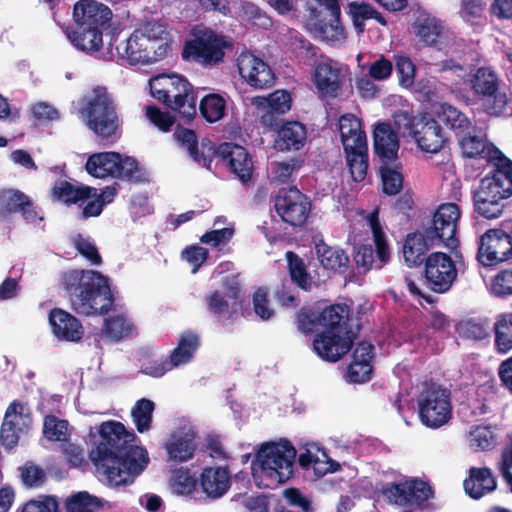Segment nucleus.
<instances>
[{"label":"nucleus","mask_w":512,"mask_h":512,"mask_svg":"<svg viewBox=\"0 0 512 512\" xmlns=\"http://www.w3.org/2000/svg\"><path fill=\"white\" fill-rule=\"evenodd\" d=\"M420 422L427 428L438 429L452 419L451 391L436 382H424L417 397Z\"/></svg>","instance_id":"6e6552de"},{"label":"nucleus","mask_w":512,"mask_h":512,"mask_svg":"<svg viewBox=\"0 0 512 512\" xmlns=\"http://www.w3.org/2000/svg\"><path fill=\"white\" fill-rule=\"evenodd\" d=\"M202 117L209 123L221 120L226 114V101L217 93L204 96L199 103Z\"/></svg>","instance_id":"09e8293b"},{"label":"nucleus","mask_w":512,"mask_h":512,"mask_svg":"<svg viewBox=\"0 0 512 512\" xmlns=\"http://www.w3.org/2000/svg\"><path fill=\"white\" fill-rule=\"evenodd\" d=\"M240 17L245 22L260 29L268 30L273 26L272 18L258 5L250 1L241 3Z\"/></svg>","instance_id":"603ef678"},{"label":"nucleus","mask_w":512,"mask_h":512,"mask_svg":"<svg viewBox=\"0 0 512 512\" xmlns=\"http://www.w3.org/2000/svg\"><path fill=\"white\" fill-rule=\"evenodd\" d=\"M271 202L281 221L292 228L304 227L312 211L311 199L296 186L282 187L271 196Z\"/></svg>","instance_id":"9d476101"},{"label":"nucleus","mask_w":512,"mask_h":512,"mask_svg":"<svg viewBox=\"0 0 512 512\" xmlns=\"http://www.w3.org/2000/svg\"><path fill=\"white\" fill-rule=\"evenodd\" d=\"M174 137L181 147L188 150L190 157L194 161L210 169L212 158L215 154V148L213 146L202 143L201 150H199L195 131L180 126L175 130Z\"/></svg>","instance_id":"473e14b6"},{"label":"nucleus","mask_w":512,"mask_h":512,"mask_svg":"<svg viewBox=\"0 0 512 512\" xmlns=\"http://www.w3.org/2000/svg\"><path fill=\"white\" fill-rule=\"evenodd\" d=\"M312 77L321 96L330 98L338 96L343 85V76L337 62L327 59L317 63Z\"/></svg>","instance_id":"4be33fe9"},{"label":"nucleus","mask_w":512,"mask_h":512,"mask_svg":"<svg viewBox=\"0 0 512 512\" xmlns=\"http://www.w3.org/2000/svg\"><path fill=\"white\" fill-rule=\"evenodd\" d=\"M432 246L426 237V233H409L403 244V257L409 267H418L426 262V253Z\"/></svg>","instance_id":"e433bc0d"},{"label":"nucleus","mask_w":512,"mask_h":512,"mask_svg":"<svg viewBox=\"0 0 512 512\" xmlns=\"http://www.w3.org/2000/svg\"><path fill=\"white\" fill-rule=\"evenodd\" d=\"M296 449L289 440L268 442L256 454L262 474L277 483H285L293 477Z\"/></svg>","instance_id":"1a4fd4ad"},{"label":"nucleus","mask_w":512,"mask_h":512,"mask_svg":"<svg viewBox=\"0 0 512 512\" xmlns=\"http://www.w3.org/2000/svg\"><path fill=\"white\" fill-rule=\"evenodd\" d=\"M101 508L100 499L86 491L77 492L65 501L66 512H97Z\"/></svg>","instance_id":"864d4df0"},{"label":"nucleus","mask_w":512,"mask_h":512,"mask_svg":"<svg viewBox=\"0 0 512 512\" xmlns=\"http://www.w3.org/2000/svg\"><path fill=\"white\" fill-rule=\"evenodd\" d=\"M154 409V402L147 398L137 400L132 407L131 416L139 433H144L151 429Z\"/></svg>","instance_id":"8fccbe9b"},{"label":"nucleus","mask_w":512,"mask_h":512,"mask_svg":"<svg viewBox=\"0 0 512 512\" xmlns=\"http://www.w3.org/2000/svg\"><path fill=\"white\" fill-rule=\"evenodd\" d=\"M395 70L398 76L399 85L409 88L414 84L416 68L410 57L406 55H395Z\"/></svg>","instance_id":"680f3d73"},{"label":"nucleus","mask_w":512,"mask_h":512,"mask_svg":"<svg viewBox=\"0 0 512 512\" xmlns=\"http://www.w3.org/2000/svg\"><path fill=\"white\" fill-rule=\"evenodd\" d=\"M470 88L488 116L512 114V97L501 89V79L491 67L477 68L470 78Z\"/></svg>","instance_id":"0eeeda50"},{"label":"nucleus","mask_w":512,"mask_h":512,"mask_svg":"<svg viewBox=\"0 0 512 512\" xmlns=\"http://www.w3.org/2000/svg\"><path fill=\"white\" fill-rule=\"evenodd\" d=\"M489 193L479 189L472 192L474 212L485 219H497L502 215L506 204Z\"/></svg>","instance_id":"37998d69"},{"label":"nucleus","mask_w":512,"mask_h":512,"mask_svg":"<svg viewBox=\"0 0 512 512\" xmlns=\"http://www.w3.org/2000/svg\"><path fill=\"white\" fill-rule=\"evenodd\" d=\"M493 330L495 350L501 354H506L512 350V313L500 314Z\"/></svg>","instance_id":"c03bdc74"},{"label":"nucleus","mask_w":512,"mask_h":512,"mask_svg":"<svg viewBox=\"0 0 512 512\" xmlns=\"http://www.w3.org/2000/svg\"><path fill=\"white\" fill-rule=\"evenodd\" d=\"M181 56L184 60L203 66H216L224 61L225 51L232 50L233 41L208 26L195 25L190 31Z\"/></svg>","instance_id":"423d86ee"},{"label":"nucleus","mask_w":512,"mask_h":512,"mask_svg":"<svg viewBox=\"0 0 512 512\" xmlns=\"http://www.w3.org/2000/svg\"><path fill=\"white\" fill-rule=\"evenodd\" d=\"M146 117L162 132H168L176 122V118L156 105L146 106Z\"/></svg>","instance_id":"338daca9"},{"label":"nucleus","mask_w":512,"mask_h":512,"mask_svg":"<svg viewBox=\"0 0 512 512\" xmlns=\"http://www.w3.org/2000/svg\"><path fill=\"white\" fill-rule=\"evenodd\" d=\"M458 145L461 150V155L464 158L478 159L483 158L487 149V142L481 136L475 134V128L468 130L462 135L457 137Z\"/></svg>","instance_id":"49530a36"},{"label":"nucleus","mask_w":512,"mask_h":512,"mask_svg":"<svg viewBox=\"0 0 512 512\" xmlns=\"http://www.w3.org/2000/svg\"><path fill=\"white\" fill-rule=\"evenodd\" d=\"M379 175L382 184V192L388 196H394L403 188L404 175L399 159L396 162H380Z\"/></svg>","instance_id":"79ce46f5"},{"label":"nucleus","mask_w":512,"mask_h":512,"mask_svg":"<svg viewBox=\"0 0 512 512\" xmlns=\"http://www.w3.org/2000/svg\"><path fill=\"white\" fill-rule=\"evenodd\" d=\"M291 48L299 62L306 65H310L315 60L318 52V48L302 35L292 39Z\"/></svg>","instance_id":"e2e57ef3"},{"label":"nucleus","mask_w":512,"mask_h":512,"mask_svg":"<svg viewBox=\"0 0 512 512\" xmlns=\"http://www.w3.org/2000/svg\"><path fill=\"white\" fill-rule=\"evenodd\" d=\"M408 480L400 483H385L380 488V493L389 504L405 506L409 504Z\"/></svg>","instance_id":"13d9d810"},{"label":"nucleus","mask_w":512,"mask_h":512,"mask_svg":"<svg viewBox=\"0 0 512 512\" xmlns=\"http://www.w3.org/2000/svg\"><path fill=\"white\" fill-rule=\"evenodd\" d=\"M199 485L207 498L217 500L230 488V472L225 467H205L200 474Z\"/></svg>","instance_id":"cd10ccee"},{"label":"nucleus","mask_w":512,"mask_h":512,"mask_svg":"<svg viewBox=\"0 0 512 512\" xmlns=\"http://www.w3.org/2000/svg\"><path fill=\"white\" fill-rule=\"evenodd\" d=\"M302 165L303 160L298 158H291L288 161L274 162L271 165L273 179L281 184L287 183L294 171L300 169Z\"/></svg>","instance_id":"0e129e2a"},{"label":"nucleus","mask_w":512,"mask_h":512,"mask_svg":"<svg viewBox=\"0 0 512 512\" xmlns=\"http://www.w3.org/2000/svg\"><path fill=\"white\" fill-rule=\"evenodd\" d=\"M470 446L482 451L492 450L497 443V436L490 426L478 425L470 431Z\"/></svg>","instance_id":"4d7b16f0"},{"label":"nucleus","mask_w":512,"mask_h":512,"mask_svg":"<svg viewBox=\"0 0 512 512\" xmlns=\"http://www.w3.org/2000/svg\"><path fill=\"white\" fill-rule=\"evenodd\" d=\"M283 497L290 508H283L281 512H313L312 501L298 488L285 489Z\"/></svg>","instance_id":"bf43d9fd"},{"label":"nucleus","mask_w":512,"mask_h":512,"mask_svg":"<svg viewBox=\"0 0 512 512\" xmlns=\"http://www.w3.org/2000/svg\"><path fill=\"white\" fill-rule=\"evenodd\" d=\"M456 330L462 338L474 341H481L491 336L489 321L482 318L462 320L458 323Z\"/></svg>","instance_id":"de8ad7c7"},{"label":"nucleus","mask_w":512,"mask_h":512,"mask_svg":"<svg viewBox=\"0 0 512 512\" xmlns=\"http://www.w3.org/2000/svg\"><path fill=\"white\" fill-rule=\"evenodd\" d=\"M268 110L261 116V123L267 127H277V115H282L291 108V95L286 90H276L267 98Z\"/></svg>","instance_id":"a19ab883"},{"label":"nucleus","mask_w":512,"mask_h":512,"mask_svg":"<svg viewBox=\"0 0 512 512\" xmlns=\"http://www.w3.org/2000/svg\"><path fill=\"white\" fill-rule=\"evenodd\" d=\"M19 512H60V510L55 496L43 495L38 500L27 501Z\"/></svg>","instance_id":"774afa93"},{"label":"nucleus","mask_w":512,"mask_h":512,"mask_svg":"<svg viewBox=\"0 0 512 512\" xmlns=\"http://www.w3.org/2000/svg\"><path fill=\"white\" fill-rule=\"evenodd\" d=\"M237 67L241 77L251 87L258 89L270 88L275 82V75L269 65L250 53L239 56Z\"/></svg>","instance_id":"412c9836"},{"label":"nucleus","mask_w":512,"mask_h":512,"mask_svg":"<svg viewBox=\"0 0 512 512\" xmlns=\"http://www.w3.org/2000/svg\"><path fill=\"white\" fill-rule=\"evenodd\" d=\"M198 481L189 469L180 468L173 472L171 486L176 493L189 495L196 490Z\"/></svg>","instance_id":"052dcab7"},{"label":"nucleus","mask_w":512,"mask_h":512,"mask_svg":"<svg viewBox=\"0 0 512 512\" xmlns=\"http://www.w3.org/2000/svg\"><path fill=\"white\" fill-rule=\"evenodd\" d=\"M495 159L494 168L480 180L477 189L505 202L512 196V160L502 154Z\"/></svg>","instance_id":"f3484780"},{"label":"nucleus","mask_w":512,"mask_h":512,"mask_svg":"<svg viewBox=\"0 0 512 512\" xmlns=\"http://www.w3.org/2000/svg\"><path fill=\"white\" fill-rule=\"evenodd\" d=\"M64 32L76 49L88 54L99 52L103 47V32L97 31V35H94V29L83 30L80 25L67 26Z\"/></svg>","instance_id":"c9c22d12"},{"label":"nucleus","mask_w":512,"mask_h":512,"mask_svg":"<svg viewBox=\"0 0 512 512\" xmlns=\"http://www.w3.org/2000/svg\"><path fill=\"white\" fill-rule=\"evenodd\" d=\"M79 114L85 125L98 138L115 142L121 128V119L111 93L104 86L94 87L80 101Z\"/></svg>","instance_id":"20e7f679"},{"label":"nucleus","mask_w":512,"mask_h":512,"mask_svg":"<svg viewBox=\"0 0 512 512\" xmlns=\"http://www.w3.org/2000/svg\"><path fill=\"white\" fill-rule=\"evenodd\" d=\"M346 161L353 181L361 182L365 179L368 169V148L345 151Z\"/></svg>","instance_id":"5fc2aeb1"},{"label":"nucleus","mask_w":512,"mask_h":512,"mask_svg":"<svg viewBox=\"0 0 512 512\" xmlns=\"http://www.w3.org/2000/svg\"><path fill=\"white\" fill-rule=\"evenodd\" d=\"M320 9L311 10L308 25L321 40L335 43L345 38V28L341 24V10L338 0H316Z\"/></svg>","instance_id":"ddd939ff"},{"label":"nucleus","mask_w":512,"mask_h":512,"mask_svg":"<svg viewBox=\"0 0 512 512\" xmlns=\"http://www.w3.org/2000/svg\"><path fill=\"white\" fill-rule=\"evenodd\" d=\"M477 261L493 267L512 259V236L502 229H489L480 236Z\"/></svg>","instance_id":"2eb2a0df"},{"label":"nucleus","mask_w":512,"mask_h":512,"mask_svg":"<svg viewBox=\"0 0 512 512\" xmlns=\"http://www.w3.org/2000/svg\"><path fill=\"white\" fill-rule=\"evenodd\" d=\"M214 156H219L243 184L251 181L254 173V163L248 151L240 145L223 143L215 149Z\"/></svg>","instance_id":"aec40b11"},{"label":"nucleus","mask_w":512,"mask_h":512,"mask_svg":"<svg viewBox=\"0 0 512 512\" xmlns=\"http://www.w3.org/2000/svg\"><path fill=\"white\" fill-rule=\"evenodd\" d=\"M374 346L366 341L359 342L353 352L352 361L347 367L346 380L353 384L368 382L373 374L372 360Z\"/></svg>","instance_id":"b1692460"},{"label":"nucleus","mask_w":512,"mask_h":512,"mask_svg":"<svg viewBox=\"0 0 512 512\" xmlns=\"http://www.w3.org/2000/svg\"><path fill=\"white\" fill-rule=\"evenodd\" d=\"M280 122L278 121L277 127H270L277 132L274 148L280 152L302 149L307 139L305 125L299 121Z\"/></svg>","instance_id":"a878e982"},{"label":"nucleus","mask_w":512,"mask_h":512,"mask_svg":"<svg viewBox=\"0 0 512 512\" xmlns=\"http://www.w3.org/2000/svg\"><path fill=\"white\" fill-rule=\"evenodd\" d=\"M346 304H331L320 310L303 306L296 313L297 329L310 335L322 329L313 339V350L324 361L335 363L352 348L356 337Z\"/></svg>","instance_id":"f03ea898"},{"label":"nucleus","mask_w":512,"mask_h":512,"mask_svg":"<svg viewBox=\"0 0 512 512\" xmlns=\"http://www.w3.org/2000/svg\"><path fill=\"white\" fill-rule=\"evenodd\" d=\"M100 440L90 457L97 470L110 485H129L149 463L147 450L136 444L138 437L119 421L108 420L99 425Z\"/></svg>","instance_id":"f257e3e1"},{"label":"nucleus","mask_w":512,"mask_h":512,"mask_svg":"<svg viewBox=\"0 0 512 512\" xmlns=\"http://www.w3.org/2000/svg\"><path fill=\"white\" fill-rule=\"evenodd\" d=\"M67 420L54 415H46L43 422L44 437L53 442H65L70 437Z\"/></svg>","instance_id":"6e6d98bb"},{"label":"nucleus","mask_w":512,"mask_h":512,"mask_svg":"<svg viewBox=\"0 0 512 512\" xmlns=\"http://www.w3.org/2000/svg\"><path fill=\"white\" fill-rule=\"evenodd\" d=\"M373 150L379 162H396L399 159L398 133L389 122H378L373 130Z\"/></svg>","instance_id":"5701e85b"},{"label":"nucleus","mask_w":512,"mask_h":512,"mask_svg":"<svg viewBox=\"0 0 512 512\" xmlns=\"http://www.w3.org/2000/svg\"><path fill=\"white\" fill-rule=\"evenodd\" d=\"M436 114L439 122L451 129L456 138L468 130H473V124L467 115L448 103L440 104Z\"/></svg>","instance_id":"58836bf2"},{"label":"nucleus","mask_w":512,"mask_h":512,"mask_svg":"<svg viewBox=\"0 0 512 512\" xmlns=\"http://www.w3.org/2000/svg\"><path fill=\"white\" fill-rule=\"evenodd\" d=\"M409 504H422L433 497L432 487L428 482L419 479L408 480Z\"/></svg>","instance_id":"69168bd1"},{"label":"nucleus","mask_w":512,"mask_h":512,"mask_svg":"<svg viewBox=\"0 0 512 512\" xmlns=\"http://www.w3.org/2000/svg\"><path fill=\"white\" fill-rule=\"evenodd\" d=\"M285 259L287 262V272L292 284L303 291H310L314 285V279L308 271L304 259L294 251H287Z\"/></svg>","instance_id":"ea45409f"},{"label":"nucleus","mask_w":512,"mask_h":512,"mask_svg":"<svg viewBox=\"0 0 512 512\" xmlns=\"http://www.w3.org/2000/svg\"><path fill=\"white\" fill-rule=\"evenodd\" d=\"M315 251L320 265L333 272L344 274L350 267V258L346 252L335 246L327 245L323 240L316 243Z\"/></svg>","instance_id":"f704fd0d"},{"label":"nucleus","mask_w":512,"mask_h":512,"mask_svg":"<svg viewBox=\"0 0 512 512\" xmlns=\"http://www.w3.org/2000/svg\"><path fill=\"white\" fill-rule=\"evenodd\" d=\"M85 169L93 177H113L128 182L138 180V162L136 159L123 156L118 152H99L90 155Z\"/></svg>","instance_id":"f8f14e48"},{"label":"nucleus","mask_w":512,"mask_h":512,"mask_svg":"<svg viewBox=\"0 0 512 512\" xmlns=\"http://www.w3.org/2000/svg\"><path fill=\"white\" fill-rule=\"evenodd\" d=\"M338 129L344 151L364 149L367 146L366 133L362 122L353 114H344L338 120Z\"/></svg>","instance_id":"7c9ffc66"},{"label":"nucleus","mask_w":512,"mask_h":512,"mask_svg":"<svg viewBox=\"0 0 512 512\" xmlns=\"http://www.w3.org/2000/svg\"><path fill=\"white\" fill-rule=\"evenodd\" d=\"M52 333L60 341L79 342L84 335L82 323L69 312L53 308L49 313Z\"/></svg>","instance_id":"393cba45"},{"label":"nucleus","mask_w":512,"mask_h":512,"mask_svg":"<svg viewBox=\"0 0 512 512\" xmlns=\"http://www.w3.org/2000/svg\"><path fill=\"white\" fill-rule=\"evenodd\" d=\"M119 58L127 61L130 65L152 64L166 55L164 45L150 42L140 31H134L128 39L116 46Z\"/></svg>","instance_id":"dca6fc26"},{"label":"nucleus","mask_w":512,"mask_h":512,"mask_svg":"<svg viewBox=\"0 0 512 512\" xmlns=\"http://www.w3.org/2000/svg\"><path fill=\"white\" fill-rule=\"evenodd\" d=\"M59 280L72 310L77 314L105 315L112 309L114 296L108 278L100 272L73 269L62 272Z\"/></svg>","instance_id":"7ed1b4c3"},{"label":"nucleus","mask_w":512,"mask_h":512,"mask_svg":"<svg viewBox=\"0 0 512 512\" xmlns=\"http://www.w3.org/2000/svg\"><path fill=\"white\" fill-rule=\"evenodd\" d=\"M200 345L199 334L192 330H185L179 335L177 346L169 355L177 367L186 365L193 360Z\"/></svg>","instance_id":"4c0bfd02"},{"label":"nucleus","mask_w":512,"mask_h":512,"mask_svg":"<svg viewBox=\"0 0 512 512\" xmlns=\"http://www.w3.org/2000/svg\"><path fill=\"white\" fill-rule=\"evenodd\" d=\"M97 189L83 184L75 185L70 181L57 180L50 191L53 201L67 206L89 200L96 195Z\"/></svg>","instance_id":"2f4dec72"},{"label":"nucleus","mask_w":512,"mask_h":512,"mask_svg":"<svg viewBox=\"0 0 512 512\" xmlns=\"http://www.w3.org/2000/svg\"><path fill=\"white\" fill-rule=\"evenodd\" d=\"M195 439L192 429L180 428L173 432L165 445L169 460L182 463L192 459L197 448Z\"/></svg>","instance_id":"c85d7f7f"},{"label":"nucleus","mask_w":512,"mask_h":512,"mask_svg":"<svg viewBox=\"0 0 512 512\" xmlns=\"http://www.w3.org/2000/svg\"><path fill=\"white\" fill-rule=\"evenodd\" d=\"M19 406L18 401L11 402L5 412L4 420L0 430V442L6 449L14 448L19 441L21 428H15V424L10 420L15 417L14 409Z\"/></svg>","instance_id":"3c124183"},{"label":"nucleus","mask_w":512,"mask_h":512,"mask_svg":"<svg viewBox=\"0 0 512 512\" xmlns=\"http://www.w3.org/2000/svg\"><path fill=\"white\" fill-rule=\"evenodd\" d=\"M20 213L26 221L35 222L38 213L30 198L20 190L8 189L0 193V216Z\"/></svg>","instance_id":"bb28decb"},{"label":"nucleus","mask_w":512,"mask_h":512,"mask_svg":"<svg viewBox=\"0 0 512 512\" xmlns=\"http://www.w3.org/2000/svg\"><path fill=\"white\" fill-rule=\"evenodd\" d=\"M461 218L460 207L456 203H443L438 206L431 220L424 228L431 245H443L450 250L458 247V222Z\"/></svg>","instance_id":"9b49d317"},{"label":"nucleus","mask_w":512,"mask_h":512,"mask_svg":"<svg viewBox=\"0 0 512 512\" xmlns=\"http://www.w3.org/2000/svg\"><path fill=\"white\" fill-rule=\"evenodd\" d=\"M469 476L464 480L465 493L472 499L478 500L497 488V481L488 467H471Z\"/></svg>","instance_id":"c756f323"},{"label":"nucleus","mask_w":512,"mask_h":512,"mask_svg":"<svg viewBox=\"0 0 512 512\" xmlns=\"http://www.w3.org/2000/svg\"><path fill=\"white\" fill-rule=\"evenodd\" d=\"M423 275L426 286L434 293L448 292L457 280L455 262L444 252H433L427 256Z\"/></svg>","instance_id":"4468645a"},{"label":"nucleus","mask_w":512,"mask_h":512,"mask_svg":"<svg viewBox=\"0 0 512 512\" xmlns=\"http://www.w3.org/2000/svg\"><path fill=\"white\" fill-rule=\"evenodd\" d=\"M151 95L178 114L186 123L197 114V98L192 84L182 75L160 74L150 81Z\"/></svg>","instance_id":"39448f33"},{"label":"nucleus","mask_w":512,"mask_h":512,"mask_svg":"<svg viewBox=\"0 0 512 512\" xmlns=\"http://www.w3.org/2000/svg\"><path fill=\"white\" fill-rule=\"evenodd\" d=\"M407 126L422 151L437 153L443 148L446 137L439 124V120L437 121L426 114L418 118L416 122L409 120Z\"/></svg>","instance_id":"6ab92c4d"},{"label":"nucleus","mask_w":512,"mask_h":512,"mask_svg":"<svg viewBox=\"0 0 512 512\" xmlns=\"http://www.w3.org/2000/svg\"><path fill=\"white\" fill-rule=\"evenodd\" d=\"M133 323L124 315L110 316L104 320L102 335L114 342L122 341L131 336Z\"/></svg>","instance_id":"a18cd8bd"},{"label":"nucleus","mask_w":512,"mask_h":512,"mask_svg":"<svg viewBox=\"0 0 512 512\" xmlns=\"http://www.w3.org/2000/svg\"><path fill=\"white\" fill-rule=\"evenodd\" d=\"M72 16L74 25H80L83 30L92 28L97 35V31L104 32L110 28L113 13L97 0H79L73 6Z\"/></svg>","instance_id":"a211bd4d"},{"label":"nucleus","mask_w":512,"mask_h":512,"mask_svg":"<svg viewBox=\"0 0 512 512\" xmlns=\"http://www.w3.org/2000/svg\"><path fill=\"white\" fill-rule=\"evenodd\" d=\"M415 34L425 46L443 50L448 46L444 27L436 18L425 17L418 19L415 25Z\"/></svg>","instance_id":"72a5a7b5"}]
</instances>
